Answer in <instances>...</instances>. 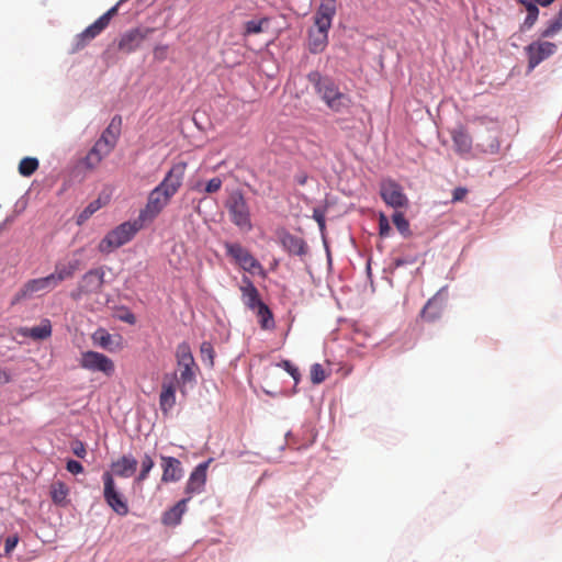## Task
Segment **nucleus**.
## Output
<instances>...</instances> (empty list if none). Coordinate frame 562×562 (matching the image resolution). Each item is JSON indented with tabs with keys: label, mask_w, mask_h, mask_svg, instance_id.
I'll use <instances>...</instances> for the list:
<instances>
[{
	"label": "nucleus",
	"mask_w": 562,
	"mask_h": 562,
	"mask_svg": "<svg viewBox=\"0 0 562 562\" xmlns=\"http://www.w3.org/2000/svg\"><path fill=\"white\" fill-rule=\"evenodd\" d=\"M188 164L179 161L172 165L162 181L148 194L147 203L139 211L138 217L145 224L151 223L169 204L171 198L182 186Z\"/></svg>",
	"instance_id": "nucleus-1"
},
{
	"label": "nucleus",
	"mask_w": 562,
	"mask_h": 562,
	"mask_svg": "<svg viewBox=\"0 0 562 562\" xmlns=\"http://www.w3.org/2000/svg\"><path fill=\"white\" fill-rule=\"evenodd\" d=\"M337 11V0H321L314 15V27L308 32V48L313 54L322 53L328 44V31Z\"/></svg>",
	"instance_id": "nucleus-2"
},
{
	"label": "nucleus",
	"mask_w": 562,
	"mask_h": 562,
	"mask_svg": "<svg viewBox=\"0 0 562 562\" xmlns=\"http://www.w3.org/2000/svg\"><path fill=\"white\" fill-rule=\"evenodd\" d=\"M308 78L314 83L316 92L330 110L337 113L349 110L352 103L350 97L341 92L331 79L323 78L318 72L311 74Z\"/></svg>",
	"instance_id": "nucleus-3"
},
{
	"label": "nucleus",
	"mask_w": 562,
	"mask_h": 562,
	"mask_svg": "<svg viewBox=\"0 0 562 562\" xmlns=\"http://www.w3.org/2000/svg\"><path fill=\"white\" fill-rule=\"evenodd\" d=\"M145 226V223L137 216L133 222H124L110 231L100 241L98 248L101 252L109 254L112 250L127 244L137 232Z\"/></svg>",
	"instance_id": "nucleus-4"
},
{
	"label": "nucleus",
	"mask_w": 562,
	"mask_h": 562,
	"mask_svg": "<svg viewBox=\"0 0 562 562\" xmlns=\"http://www.w3.org/2000/svg\"><path fill=\"white\" fill-rule=\"evenodd\" d=\"M176 360L179 371V378L177 376V383L179 384L180 392L186 393V385L195 381V369L196 364L191 351L189 344L181 342L178 345L176 350Z\"/></svg>",
	"instance_id": "nucleus-5"
},
{
	"label": "nucleus",
	"mask_w": 562,
	"mask_h": 562,
	"mask_svg": "<svg viewBox=\"0 0 562 562\" xmlns=\"http://www.w3.org/2000/svg\"><path fill=\"white\" fill-rule=\"evenodd\" d=\"M123 1L124 0H120L114 7L109 9L97 21L78 34L75 38L74 50L82 49L89 42L100 35L109 26L111 19L117 14L119 7Z\"/></svg>",
	"instance_id": "nucleus-6"
},
{
	"label": "nucleus",
	"mask_w": 562,
	"mask_h": 562,
	"mask_svg": "<svg viewBox=\"0 0 562 562\" xmlns=\"http://www.w3.org/2000/svg\"><path fill=\"white\" fill-rule=\"evenodd\" d=\"M226 207L228 210L232 222L243 231H250L252 228L250 221V212L247 201L240 191L233 192L227 202Z\"/></svg>",
	"instance_id": "nucleus-7"
},
{
	"label": "nucleus",
	"mask_w": 562,
	"mask_h": 562,
	"mask_svg": "<svg viewBox=\"0 0 562 562\" xmlns=\"http://www.w3.org/2000/svg\"><path fill=\"white\" fill-rule=\"evenodd\" d=\"M79 366L90 372H101L105 376H112L115 372V364L111 358L92 350L81 353Z\"/></svg>",
	"instance_id": "nucleus-8"
},
{
	"label": "nucleus",
	"mask_w": 562,
	"mask_h": 562,
	"mask_svg": "<svg viewBox=\"0 0 562 562\" xmlns=\"http://www.w3.org/2000/svg\"><path fill=\"white\" fill-rule=\"evenodd\" d=\"M224 248L226 250V255L231 257L243 270L255 273L256 270L262 269L260 262L240 244L226 241L224 244Z\"/></svg>",
	"instance_id": "nucleus-9"
},
{
	"label": "nucleus",
	"mask_w": 562,
	"mask_h": 562,
	"mask_svg": "<svg viewBox=\"0 0 562 562\" xmlns=\"http://www.w3.org/2000/svg\"><path fill=\"white\" fill-rule=\"evenodd\" d=\"M103 283L104 271L102 269H91L82 276L76 290L70 293V296L78 301L83 295L98 293L101 291Z\"/></svg>",
	"instance_id": "nucleus-10"
},
{
	"label": "nucleus",
	"mask_w": 562,
	"mask_h": 562,
	"mask_svg": "<svg viewBox=\"0 0 562 562\" xmlns=\"http://www.w3.org/2000/svg\"><path fill=\"white\" fill-rule=\"evenodd\" d=\"M104 484L103 496L106 504L120 516H125L128 513L127 502L123 495L117 491L113 475L110 472H104L102 475Z\"/></svg>",
	"instance_id": "nucleus-11"
},
{
	"label": "nucleus",
	"mask_w": 562,
	"mask_h": 562,
	"mask_svg": "<svg viewBox=\"0 0 562 562\" xmlns=\"http://www.w3.org/2000/svg\"><path fill=\"white\" fill-rule=\"evenodd\" d=\"M150 27H134L125 31L117 40V50L123 54H132L137 50L144 41L153 33Z\"/></svg>",
	"instance_id": "nucleus-12"
},
{
	"label": "nucleus",
	"mask_w": 562,
	"mask_h": 562,
	"mask_svg": "<svg viewBox=\"0 0 562 562\" xmlns=\"http://www.w3.org/2000/svg\"><path fill=\"white\" fill-rule=\"evenodd\" d=\"M528 57V70H533L540 63L555 54L557 45L547 41H535L526 48Z\"/></svg>",
	"instance_id": "nucleus-13"
},
{
	"label": "nucleus",
	"mask_w": 562,
	"mask_h": 562,
	"mask_svg": "<svg viewBox=\"0 0 562 562\" xmlns=\"http://www.w3.org/2000/svg\"><path fill=\"white\" fill-rule=\"evenodd\" d=\"M380 194L382 200L394 209L406 207L408 199L403 192L402 187L393 180H384L381 182Z\"/></svg>",
	"instance_id": "nucleus-14"
},
{
	"label": "nucleus",
	"mask_w": 562,
	"mask_h": 562,
	"mask_svg": "<svg viewBox=\"0 0 562 562\" xmlns=\"http://www.w3.org/2000/svg\"><path fill=\"white\" fill-rule=\"evenodd\" d=\"M177 372L164 375L161 392L159 395V406L162 414L167 415L176 405Z\"/></svg>",
	"instance_id": "nucleus-15"
},
{
	"label": "nucleus",
	"mask_w": 562,
	"mask_h": 562,
	"mask_svg": "<svg viewBox=\"0 0 562 562\" xmlns=\"http://www.w3.org/2000/svg\"><path fill=\"white\" fill-rule=\"evenodd\" d=\"M212 460L213 459H209L207 461L200 463L191 472L184 487V493L188 495L187 497L191 498L193 495L201 494L204 491L207 479V469Z\"/></svg>",
	"instance_id": "nucleus-16"
},
{
	"label": "nucleus",
	"mask_w": 562,
	"mask_h": 562,
	"mask_svg": "<svg viewBox=\"0 0 562 562\" xmlns=\"http://www.w3.org/2000/svg\"><path fill=\"white\" fill-rule=\"evenodd\" d=\"M49 274L44 278L27 281L14 295L13 303L31 297L34 293L47 292L55 289Z\"/></svg>",
	"instance_id": "nucleus-17"
},
{
	"label": "nucleus",
	"mask_w": 562,
	"mask_h": 562,
	"mask_svg": "<svg viewBox=\"0 0 562 562\" xmlns=\"http://www.w3.org/2000/svg\"><path fill=\"white\" fill-rule=\"evenodd\" d=\"M81 261L79 259H71L67 262H57L55 265V270L49 274L50 279H53V283L55 288L63 281L67 279H71L75 273L80 269Z\"/></svg>",
	"instance_id": "nucleus-18"
},
{
	"label": "nucleus",
	"mask_w": 562,
	"mask_h": 562,
	"mask_svg": "<svg viewBox=\"0 0 562 562\" xmlns=\"http://www.w3.org/2000/svg\"><path fill=\"white\" fill-rule=\"evenodd\" d=\"M160 460L162 468L161 481L164 483L177 482L182 477L181 462L177 458L161 456Z\"/></svg>",
	"instance_id": "nucleus-19"
},
{
	"label": "nucleus",
	"mask_w": 562,
	"mask_h": 562,
	"mask_svg": "<svg viewBox=\"0 0 562 562\" xmlns=\"http://www.w3.org/2000/svg\"><path fill=\"white\" fill-rule=\"evenodd\" d=\"M240 285L241 300L244 304L251 311H255L262 301L259 296V292L252 281L248 277H244Z\"/></svg>",
	"instance_id": "nucleus-20"
},
{
	"label": "nucleus",
	"mask_w": 562,
	"mask_h": 562,
	"mask_svg": "<svg viewBox=\"0 0 562 562\" xmlns=\"http://www.w3.org/2000/svg\"><path fill=\"white\" fill-rule=\"evenodd\" d=\"M451 138L456 151L463 156L470 154L472 149V137L463 126H458L451 131Z\"/></svg>",
	"instance_id": "nucleus-21"
},
{
	"label": "nucleus",
	"mask_w": 562,
	"mask_h": 562,
	"mask_svg": "<svg viewBox=\"0 0 562 562\" xmlns=\"http://www.w3.org/2000/svg\"><path fill=\"white\" fill-rule=\"evenodd\" d=\"M280 240L282 246L289 251L291 255L295 256H304L307 252V245L305 240L299 236H295L289 232H282L280 235Z\"/></svg>",
	"instance_id": "nucleus-22"
},
{
	"label": "nucleus",
	"mask_w": 562,
	"mask_h": 562,
	"mask_svg": "<svg viewBox=\"0 0 562 562\" xmlns=\"http://www.w3.org/2000/svg\"><path fill=\"white\" fill-rule=\"evenodd\" d=\"M190 497L179 501L175 506L164 513L161 521L166 526H177L180 524L183 514L187 512V504Z\"/></svg>",
	"instance_id": "nucleus-23"
},
{
	"label": "nucleus",
	"mask_w": 562,
	"mask_h": 562,
	"mask_svg": "<svg viewBox=\"0 0 562 562\" xmlns=\"http://www.w3.org/2000/svg\"><path fill=\"white\" fill-rule=\"evenodd\" d=\"M137 460L133 456H122L112 463L114 474L121 477H128L136 471Z\"/></svg>",
	"instance_id": "nucleus-24"
},
{
	"label": "nucleus",
	"mask_w": 562,
	"mask_h": 562,
	"mask_svg": "<svg viewBox=\"0 0 562 562\" xmlns=\"http://www.w3.org/2000/svg\"><path fill=\"white\" fill-rule=\"evenodd\" d=\"M19 333L24 337H30L34 340H42L50 337L52 335V324L50 321L45 318L41 322L38 326L34 327H24L19 330Z\"/></svg>",
	"instance_id": "nucleus-25"
},
{
	"label": "nucleus",
	"mask_w": 562,
	"mask_h": 562,
	"mask_svg": "<svg viewBox=\"0 0 562 562\" xmlns=\"http://www.w3.org/2000/svg\"><path fill=\"white\" fill-rule=\"evenodd\" d=\"M121 117H113L110 125L103 131L99 140L115 147L120 135Z\"/></svg>",
	"instance_id": "nucleus-26"
},
{
	"label": "nucleus",
	"mask_w": 562,
	"mask_h": 562,
	"mask_svg": "<svg viewBox=\"0 0 562 562\" xmlns=\"http://www.w3.org/2000/svg\"><path fill=\"white\" fill-rule=\"evenodd\" d=\"M52 501L54 504L59 506H65L67 504V496L69 494L68 486L61 482H53L50 484V491H49Z\"/></svg>",
	"instance_id": "nucleus-27"
},
{
	"label": "nucleus",
	"mask_w": 562,
	"mask_h": 562,
	"mask_svg": "<svg viewBox=\"0 0 562 562\" xmlns=\"http://www.w3.org/2000/svg\"><path fill=\"white\" fill-rule=\"evenodd\" d=\"M270 19L267 16L258 20H249L244 23L243 36L247 37L254 34H260L268 27Z\"/></svg>",
	"instance_id": "nucleus-28"
},
{
	"label": "nucleus",
	"mask_w": 562,
	"mask_h": 562,
	"mask_svg": "<svg viewBox=\"0 0 562 562\" xmlns=\"http://www.w3.org/2000/svg\"><path fill=\"white\" fill-rule=\"evenodd\" d=\"M477 148L488 155H496L501 149V143L498 140L497 133L490 132L488 135L477 144Z\"/></svg>",
	"instance_id": "nucleus-29"
},
{
	"label": "nucleus",
	"mask_w": 562,
	"mask_h": 562,
	"mask_svg": "<svg viewBox=\"0 0 562 562\" xmlns=\"http://www.w3.org/2000/svg\"><path fill=\"white\" fill-rule=\"evenodd\" d=\"M254 312L257 313L261 328L270 329L274 326L272 312L266 303L262 302Z\"/></svg>",
	"instance_id": "nucleus-30"
},
{
	"label": "nucleus",
	"mask_w": 562,
	"mask_h": 562,
	"mask_svg": "<svg viewBox=\"0 0 562 562\" xmlns=\"http://www.w3.org/2000/svg\"><path fill=\"white\" fill-rule=\"evenodd\" d=\"M519 3L524 4L527 10V16L524 21V27L530 29L537 21L539 9L538 7L528 0H518Z\"/></svg>",
	"instance_id": "nucleus-31"
},
{
	"label": "nucleus",
	"mask_w": 562,
	"mask_h": 562,
	"mask_svg": "<svg viewBox=\"0 0 562 562\" xmlns=\"http://www.w3.org/2000/svg\"><path fill=\"white\" fill-rule=\"evenodd\" d=\"M561 30H562V7L560 8L558 15L548 23L547 27L541 31L540 35L543 38L552 37Z\"/></svg>",
	"instance_id": "nucleus-32"
},
{
	"label": "nucleus",
	"mask_w": 562,
	"mask_h": 562,
	"mask_svg": "<svg viewBox=\"0 0 562 562\" xmlns=\"http://www.w3.org/2000/svg\"><path fill=\"white\" fill-rule=\"evenodd\" d=\"M38 168V160L34 157H24L19 164V172L23 177L32 176Z\"/></svg>",
	"instance_id": "nucleus-33"
},
{
	"label": "nucleus",
	"mask_w": 562,
	"mask_h": 562,
	"mask_svg": "<svg viewBox=\"0 0 562 562\" xmlns=\"http://www.w3.org/2000/svg\"><path fill=\"white\" fill-rule=\"evenodd\" d=\"M102 202L100 199H97L90 202L85 210L78 215L77 223L79 225L83 224L88 221L98 210L102 207Z\"/></svg>",
	"instance_id": "nucleus-34"
},
{
	"label": "nucleus",
	"mask_w": 562,
	"mask_h": 562,
	"mask_svg": "<svg viewBox=\"0 0 562 562\" xmlns=\"http://www.w3.org/2000/svg\"><path fill=\"white\" fill-rule=\"evenodd\" d=\"M92 340L97 346L103 349H110L112 336L105 329L100 328L93 333Z\"/></svg>",
	"instance_id": "nucleus-35"
},
{
	"label": "nucleus",
	"mask_w": 562,
	"mask_h": 562,
	"mask_svg": "<svg viewBox=\"0 0 562 562\" xmlns=\"http://www.w3.org/2000/svg\"><path fill=\"white\" fill-rule=\"evenodd\" d=\"M440 307L434 301H428L422 311V317L427 322H434L440 317Z\"/></svg>",
	"instance_id": "nucleus-36"
},
{
	"label": "nucleus",
	"mask_w": 562,
	"mask_h": 562,
	"mask_svg": "<svg viewBox=\"0 0 562 562\" xmlns=\"http://www.w3.org/2000/svg\"><path fill=\"white\" fill-rule=\"evenodd\" d=\"M154 465H155V463H154V460L151 459V457L147 453L144 454V457L142 459L140 471L135 481L137 483L145 481L147 479L149 472L154 468Z\"/></svg>",
	"instance_id": "nucleus-37"
},
{
	"label": "nucleus",
	"mask_w": 562,
	"mask_h": 562,
	"mask_svg": "<svg viewBox=\"0 0 562 562\" xmlns=\"http://www.w3.org/2000/svg\"><path fill=\"white\" fill-rule=\"evenodd\" d=\"M392 220L395 227L403 236H408L411 234L409 223L402 212H395L392 216Z\"/></svg>",
	"instance_id": "nucleus-38"
},
{
	"label": "nucleus",
	"mask_w": 562,
	"mask_h": 562,
	"mask_svg": "<svg viewBox=\"0 0 562 562\" xmlns=\"http://www.w3.org/2000/svg\"><path fill=\"white\" fill-rule=\"evenodd\" d=\"M102 160L103 157L99 153L94 151L93 148H91L87 156L83 158L82 164L87 169L93 170L101 164Z\"/></svg>",
	"instance_id": "nucleus-39"
},
{
	"label": "nucleus",
	"mask_w": 562,
	"mask_h": 562,
	"mask_svg": "<svg viewBox=\"0 0 562 562\" xmlns=\"http://www.w3.org/2000/svg\"><path fill=\"white\" fill-rule=\"evenodd\" d=\"M201 359L203 362H206L210 367L214 364V349L211 342L203 341L200 347Z\"/></svg>",
	"instance_id": "nucleus-40"
},
{
	"label": "nucleus",
	"mask_w": 562,
	"mask_h": 562,
	"mask_svg": "<svg viewBox=\"0 0 562 562\" xmlns=\"http://www.w3.org/2000/svg\"><path fill=\"white\" fill-rule=\"evenodd\" d=\"M310 374H311V381L313 384H321L326 379L325 370H324L323 366L319 363H314L311 367Z\"/></svg>",
	"instance_id": "nucleus-41"
},
{
	"label": "nucleus",
	"mask_w": 562,
	"mask_h": 562,
	"mask_svg": "<svg viewBox=\"0 0 562 562\" xmlns=\"http://www.w3.org/2000/svg\"><path fill=\"white\" fill-rule=\"evenodd\" d=\"M222 186H223L222 179L220 177H214L207 181L203 191L206 193H216L217 191L221 190Z\"/></svg>",
	"instance_id": "nucleus-42"
},
{
	"label": "nucleus",
	"mask_w": 562,
	"mask_h": 562,
	"mask_svg": "<svg viewBox=\"0 0 562 562\" xmlns=\"http://www.w3.org/2000/svg\"><path fill=\"white\" fill-rule=\"evenodd\" d=\"M379 231L381 237H387L391 232L389 220L383 213L379 216Z\"/></svg>",
	"instance_id": "nucleus-43"
},
{
	"label": "nucleus",
	"mask_w": 562,
	"mask_h": 562,
	"mask_svg": "<svg viewBox=\"0 0 562 562\" xmlns=\"http://www.w3.org/2000/svg\"><path fill=\"white\" fill-rule=\"evenodd\" d=\"M168 45L165 44H158L154 47L153 54L154 58L158 61H162L168 57Z\"/></svg>",
	"instance_id": "nucleus-44"
},
{
	"label": "nucleus",
	"mask_w": 562,
	"mask_h": 562,
	"mask_svg": "<svg viewBox=\"0 0 562 562\" xmlns=\"http://www.w3.org/2000/svg\"><path fill=\"white\" fill-rule=\"evenodd\" d=\"M92 148L94 149V151L99 153L103 158L109 156L110 153L114 149L113 146L103 143L99 139L95 142Z\"/></svg>",
	"instance_id": "nucleus-45"
},
{
	"label": "nucleus",
	"mask_w": 562,
	"mask_h": 562,
	"mask_svg": "<svg viewBox=\"0 0 562 562\" xmlns=\"http://www.w3.org/2000/svg\"><path fill=\"white\" fill-rule=\"evenodd\" d=\"M19 536L13 535L5 539L4 542V555H10L19 543Z\"/></svg>",
	"instance_id": "nucleus-46"
},
{
	"label": "nucleus",
	"mask_w": 562,
	"mask_h": 562,
	"mask_svg": "<svg viewBox=\"0 0 562 562\" xmlns=\"http://www.w3.org/2000/svg\"><path fill=\"white\" fill-rule=\"evenodd\" d=\"M313 218L316 221V223L319 226L321 232L325 231L326 222H325V210L315 207L313 210Z\"/></svg>",
	"instance_id": "nucleus-47"
},
{
	"label": "nucleus",
	"mask_w": 562,
	"mask_h": 562,
	"mask_svg": "<svg viewBox=\"0 0 562 562\" xmlns=\"http://www.w3.org/2000/svg\"><path fill=\"white\" fill-rule=\"evenodd\" d=\"M71 450L74 452L75 456H77L78 458H81L83 459L87 454V449H86V446L82 441H75L72 445H71Z\"/></svg>",
	"instance_id": "nucleus-48"
},
{
	"label": "nucleus",
	"mask_w": 562,
	"mask_h": 562,
	"mask_svg": "<svg viewBox=\"0 0 562 562\" xmlns=\"http://www.w3.org/2000/svg\"><path fill=\"white\" fill-rule=\"evenodd\" d=\"M66 469L71 474H79L83 472V467L80 462L76 460H68L66 464Z\"/></svg>",
	"instance_id": "nucleus-49"
},
{
	"label": "nucleus",
	"mask_w": 562,
	"mask_h": 562,
	"mask_svg": "<svg viewBox=\"0 0 562 562\" xmlns=\"http://www.w3.org/2000/svg\"><path fill=\"white\" fill-rule=\"evenodd\" d=\"M468 193V190L465 188H456L452 192V201L453 202H458V201H462L465 195Z\"/></svg>",
	"instance_id": "nucleus-50"
},
{
	"label": "nucleus",
	"mask_w": 562,
	"mask_h": 562,
	"mask_svg": "<svg viewBox=\"0 0 562 562\" xmlns=\"http://www.w3.org/2000/svg\"><path fill=\"white\" fill-rule=\"evenodd\" d=\"M288 373L293 378L295 384H297L300 382L301 374H300L299 369L295 366H293V368L290 369Z\"/></svg>",
	"instance_id": "nucleus-51"
},
{
	"label": "nucleus",
	"mask_w": 562,
	"mask_h": 562,
	"mask_svg": "<svg viewBox=\"0 0 562 562\" xmlns=\"http://www.w3.org/2000/svg\"><path fill=\"white\" fill-rule=\"evenodd\" d=\"M11 380L9 373L3 370L2 368H0V385H3V384H7L9 383Z\"/></svg>",
	"instance_id": "nucleus-52"
},
{
	"label": "nucleus",
	"mask_w": 562,
	"mask_h": 562,
	"mask_svg": "<svg viewBox=\"0 0 562 562\" xmlns=\"http://www.w3.org/2000/svg\"><path fill=\"white\" fill-rule=\"evenodd\" d=\"M294 364H292L289 360H282L280 363H278V367L284 369L286 372H289L290 369L293 368Z\"/></svg>",
	"instance_id": "nucleus-53"
},
{
	"label": "nucleus",
	"mask_w": 562,
	"mask_h": 562,
	"mask_svg": "<svg viewBox=\"0 0 562 562\" xmlns=\"http://www.w3.org/2000/svg\"><path fill=\"white\" fill-rule=\"evenodd\" d=\"M122 319L127 322L128 324L135 323V316L132 313H127L125 316L122 317Z\"/></svg>",
	"instance_id": "nucleus-54"
},
{
	"label": "nucleus",
	"mask_w": 562,
	"mask_h": 562,
	"mask_svg": "<svg viewBox=\"0 0 562 562\" xmlns=\"http://www.w3.org/2000/svg\"><path fill=\"white\" fill-rule=\"evenodd\" d=\"M554 0H536L537 3H539L542 7L550 5Z\"/></svg>",
	"instance_id": "nucleus-55"
},
{
	"label": "nucleus",
	"mask_w": 562,
	"mask_h": 562,
	"mask_svg": "<svg viewBox=\"0 0 562 562\" xmlns=\"http://www.w3.org/2000/svg\"><path fill=\"white\" fill-rule=\"evenodd\" d=\"M192 190H194V191H201V183L199 182V183L194 184V186L192 187Z\"/></svg>",
	"instance_id": "nucleus-56"
},
{
	"label": "nucleus",
	"mask_w": 562,
	"mask_h": 562,
	"mask_svg": "<svg viewBox=\"0 0 562 562\" xmlns=\"http://www.w3.org/2000/svg\"><path fill=\"white\" fill-rule=\"evenodd\" d=\"M305 181H306V179H305V178H303V179H300V180H299V183H300V184H304V183H305Z\"/></svg>",
	"instance_id": "nucleus-57"
}]
</instances>
